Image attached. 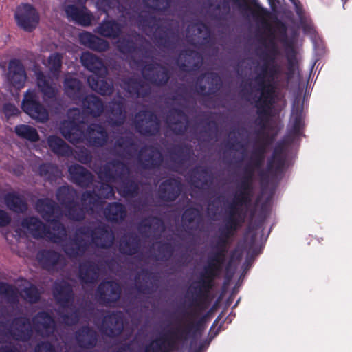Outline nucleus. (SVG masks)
I'll return each mask as SVG.
<instances>
[{
    "mask_svg": "<svg viewBox=\"0 0 352 352\" xmlns=\"http://www.w3.org/2000/svg\"><path fill=\"white\" fill-rule=\"evenodd\" d=\"M36 85L45 100H49L48 106L56 113L59 112L63 107L61 100L56 97L57 88L53 85L50 78L42 71L36 72Z\"/></svg>",
    "mask_w": 352,
    "mask_h": 352,
    "instance_id": "14",
    "label": "nucleus"
},
{
    "mask_svg": "<svg viewBox=\"0 0 352 352\" xmlns=\"http://www.w3.org/2000/svg\"><path fill=\"white\" fill-rule=\"evenodd\" d=\"M47 142L51 151L58 157H69L72 153L71 146L57 135H50Z\"/></svg>",
    "mask_w": 352,
    "mask_h": 352,
    "instance_id": "51",
    "label": "nucleus"
},
{
    "mask_svg": "<svg viewBox=\"0 0 352 352\" xmlns=\"http://www.w3.org/2000/svg\"><path fill=\"white\" fill-rule=\"evenodd\" d=\"M136 131L144 137H154L160 131V120L157 114L151 110L138 111L133 120Z\"/></svg>",
    "mask_w": 352,
    "mask_h": 352,
    "instance_id": "9",
    "label": "nucleus"
},
{
    "mask_svg": "<svg viewBox=\"0 0 352 352\" xmlns=\"http://www.w3.org/2000/svg\"><path fill=\"white\" fill-rule=\"evenodd\" d=\"M160 19L154 15L140 14L137 23L138 27L144 32H152L151 38L160 49L174 50L179 43L180 37L177 30L170 25H160Z\"/></svg>",
    "mask_w": 352,
    "mask_h": 352,
    "instance_id": "3",
    "label": "nucleus"
},
{
    "mask_svg": "<svg viewBox=\"0 0 352 352\" xmlns=\"http://www.w3.org/2000/svg\"><path fill=\"white\" fill-rule=\"evenodd\" d=\"M124 26L115 19H104L97 27L96 32L100 36L116 39L122 33Z\"/></svg>",
    "mask_w": 352,
    "mask_h": 352,
    "instance_id": "43",
    "label": "nucleus"
},
{
    "mask_svg": "<svg viewBox=\"0 0 352 352\" xmlns=\"http://www.w3.org/2000/svg\"><path fill=\"white\" fill-rule=\"evenodd\" d=\"M263 63L259 67V72L253 78V81L257 85L253 86L252 82L248 83L250 88L256 89L261 93H266L267 87H272L271 97L276 99V89L279 82V77L282 74L280 65L270 61L269 59L263 60Z\"/></svg>",
    "mask_w": 352,
    "mask_h": 352,
    "instance_id": "5",
    "label": "nucleus"
},
{
    "mask_svg": "<svg viewBox=\"0 0 352 352\" xmlns=\"http://www.w3.org/2000/svg\"><path fill=\"white\" fill-rule=\"evenodd\" d=\"M100 276V267L93 261L87 260L79 265L78 278L82 283L94 284Z\"/></svg>",
    "mask_w": 352,
    "mask_h": 352,
    "instance_id": "35",
    "label": "nucleus"
},
{
    "mask_svg": "<svg viewBox=\"0 0 352 352\" xmlns=\"http://www.w3.org/2000/svg\"><path fill=\"white\" fill-rule=\"evenodd\" d=\"M81 204L86 207L88 211H92L94 208L102 206L104 201L95 191H85L81 195Z\"/></svg>",
    "mask_w": 352,
    "mask_h": 352,
    "instance_id": "59",
    "label": "nucleus"
},
{
    "mask_svg": "<svg viewBox=\"0 0 352 352\" xmlns=\"http://www.w3.org/2000/svg\"><path fill=\"white\" fill-rule=\"evenodd\" d=\"M142 277L136 275L135 278V287L138 293L142 294H151L155 292V288L152 282L148 280H157V276L146 270H142Z\"/></svg>",
    "mask_w": 352,
    "mask_h": 352,
    "instance_id": "45",
    "label": "nucleus"
},
{
    "mask_svg": "<svg viewBox=\"0 0 352 352\" xmlns=\"http://www.w3.org/2000/svg\"><path fill=\"white\" fill-rule=\"evenodd\" d=\"M80 60L82 65L93 75L105 74L107 69L102 60L97 56L87 52L82 53Z\"/></svg>",
    "mask_w": 352,
    "mask_h": 352,
    "instance_id": "48",
    "label": "nucleus"
},
{
    "mask_svg": "<svg viewBox=\"0 0 352 352\" xmlns=\"http://www.w3.org/2000/svg\"><path fill=\"white\" fill-rule=\"evenodd\" d=\"M202 221L203 216L199 208L190 206L184 210L182 216V223L186 231H197Z\"/></svg>",
    "mask_w": 352,
    "mask_h": 352,
    "instance_id": "36",
    "label": "nucleus"
},
{
    "mask_svg": "<svg viewBox=\"0 0 352 352\" xmlns=\"http://www.w3.org/2000/svg\"><path fill=\"white\" fill-rule=\"evenodd\" d=\"M202 56L196 50L187 48L182 50L176 63L179 69L184 72L198 71L202 64Z\"/></svg>",
    "mask_w": 352,
    "mask_h": 352,
    "instance_id": "23",
    "label": "nucleus"
},
{
    "mask_svg": "<svg viewBox=\"0 0 352 352\" xmlns=\"http://www.w3.org/2000/svg\"><path fill=\"white\" fill-rule=\"evenodd\" d=\"M3 201L8 209L15 213H24L28 206L24 197L16 192H10L3 197Z\"/></svg>",
    "mask_w": 352,
    "mask_h": 352,
    "instance_id": "49",
    "label": "nucleus"
},
{
    "mask_svg": "<svg viewBox=\"0 0 352 352\" xmlns=\"http://www.w3.org/2000/svg\"><path fill=\"white\" fill-rule=\"evenodd\" d=\"M141 247V241L138 236L131 233L125 235L120 241L119 250L121 254L133 256L137 254Z\"/></svg>",
    "mask_w": 352,
    "mask_h": 352,
    "instance_id": "50",
    "label": "nucleus"
},
{
    "mask_svg": "<svg viewBox=\"0 0 352 352\" xmlns=\"http://www.w3.org/2000/svg\"><path fill=\"white\" fill-rule=\"evenodd\" d=\"M123 89L131 97L145 98L150 95L151 88L140 78L131 76L122 80Z\"/></svg>",
    "mask_w": 352,
    "mask_h": 352,
    "instance_id": "32",
    "label": "nucleus"
},
{
    "mask_svg": "<svg viewBox=\"0 0 352 352\" xmlns=\"http://www.w3.org/2000/svg\"><path fill=\"white\" fill-rule=\"evenodd\" d=\"M182 184L179 178L170 177L163 181L158 188V197L164 202L175 201L181 195Z\"/></svg>",
    "mask_w": 352,
    "mask_h": 352,
    "instance_id": "26",
    "label": "nucleus"
},
{
    "mask_svg": "<svg viewBox=\"0 0 352 352\" xmlns=\"http://www.w3.org/2000/svg\"><path fill=\"white\" fill-rule=\"evenodd\" d=\"M0 295L11 304L19 302V292L17 287L6 282H0Z\"/></svg>",
    "mask_w": 352,
    "mask_h": 352,
    "instance_id": "61",
    "label": "nucleus"
},
{
    "mask_svg": "<svg viewBox=\"0 0 352 352\" xmlns=\"http://www.w3.org/2000/svg\"><path fill=\"white\" fill-rule=\"evenodd\" d=\"M89 246L88 241L78 234H74L62 245V249L69 258H76L83 256Z\"/></svg>",
    "mask_w": 352,
    "mask_h": 352,
    "instance_id": "28",
    "label": "nucleus"
},
{
    "mask_svg": "<svg viewBox=\"0 0 352 352\" xmlns=\"http://www.w3.org/2000/svg\"><path fill=\"white\" fill-rule=\"evenodd\" d=\"M114 241V234L109 226L100 224L95 227L91 241L95 247L100 249H109L113 246Z\"/></svg>",
    "mask_w": 352,
    "mask_h": 352,
    "instance_id": "33",
    "label": "nucleus"
},
{
    "mask_svg": "<svg viewBox=\"0 0 352 352\" xmlns=\"http://www.w3.org/2000/svg\"><path fill=\"white\" fill-rule=\"evenodd\" d=\"M102 334L114 338L124 331V315L121 311H112L104 316L100 328Z\"/></svg>",
    "mask_w": 352,
    "mask_h": 352,
    "instance_id": "21",
    "label": "nucleus"
},
{
    "mask_svg": "<svg viewBox=\"0 0 352 352\" xmlns=\"http://www.w3.org/2000/svg\"><path fill=\"white\" fill-rule=\"evenodd\" d=\"M142 74L145 80L157 87L166 86L172 75L168 67L157 62L145 65Z\"/></svg>",
    "mask_w": 352,
    "mask_h": 352,
    "instance_id": "15",
    "label": "nucleus"
},
{
    "mask_svg": "<svg viewBox=\"0 0 352 352\" xmlns=\"http://www.w3.org/2000/svg\"><path fill=\"white\" fill-rule=\"evenodd\" d=\"M6 77L8 82L14 88L20 89L24 87L27 75L21 60L12 58L9 61Z\"/></svg>",
    "mask_w": 352,
    "mask_h": 352,
    "instance_id": "27",
    "label": "nucleus"
},
{
    "mask_svg": "<svg viewBox=\"0 0 352 352\" xmlns=\"http://www.w3.org/2000/svg\"><path fill=\"white\" fill-rule=\"evenodd\" d=\"M56 197L60 204L65 208L76 201L77 192L74 188L69 186H62L57 189Z\"/></svg>",
    "mask_w": 352,
    "mask_h": 352,
    "instance_id": "57",
    "label": "nucleus"
},
{
    "mask_svg": "<svg viewBox=\"0 0 352 352\" xmlns=\"http://www.w3.org/2000/svg\"><path fill=\"white\" fill-rule=\"evenodd\" d=\"M85 140L91 147L101 148L107 144L109 139L106 128L101 124L91 123L85 131Z\"/></svg>",
    "mask_w": 352,
    "mask_h": 352,
    "instance_id": "25",
    "label": "nucleus"
},
{
    "mask_svg": "<svg viewBox=\"0 0 352 352\" xmlns=\"http://www.w3.org/2000/svg\"><path fill=\"white\" fill-rule=\"evenodd\" d=\"M14 16L17 25L28 32H33L40 21L38 12L29 3H21L17 6Z\"/></svg>",
    "mask_w": 352,
    "mask_h": 352,
    "instance_id": "12",
    "label": "nucleus"
},
{
    "mask_svg": "<svg viewBox=\"0 0 352 352\" xmlns=\"http://www.w3.org/2000/svg\"><path fill=\"white\" fill-rule=\"evenodd\" d=\"M35 208L43 219L52 226L54 231L66 236V228L60 221V208L54 200L49 198L38 199L36 202Z\"/></svg>",
    "mask_w": 352,
    "mask_h": 352,
    "instance_id": "8",
    "label": "nucleus"
},
{
    "mask_svg": "<svg viewBox=\"0 0 352 352\" xmlns=\"http://www.w3.org/2000/svg\"><path fill=\"white\" fill-rule=\"evenodd\" d=\"M267 137L265 140L253 151L250 162H248V164L259 169L262 166L265 160L266 148L268 144L267 141Z\"/></svg>",
    "mask_w": 352,
    "mask_h": 352,
    "instance_id": "64",
    "label": "nucleus"
},
{
    "mask_svg": "<svg viewBox=\"0 0 352 352\" xmlns=\"http://www.w3.org/2000/svg\"><path fill=\"white\" fill-rule=\"evenodd\" d=\"M38 172L40 177L48 182L56 181L60 175L58 166L49 162L40 164Z\"/></svg>",
    "mask_w": 352,
    "mask_h": 352,
    "instance_id": "58",
    "label": "nucleus"
},
{
    "mask_svg": "<svg viewBox=\"0 0 352 352\" xmlns=\"http://www.w3.org/2000/svg\"><path fill=\"white\" fill-rule=\"evenodd\" d=\"M186 313L187 318L190 320L188 323L183 326H178L175 329L169 331L167 333L161 336L155 340H160V343H162V346L167 347L168 342H172L173 349L168 352L177 349L178 342L187 341L189 338H195L197 336L200 335L202 331V327L204 322V317L201 318L197 321H192V318Z\"/></svg>",
    "mask_w": 352,
    "mask_h": 352,
    "instance_id": "6",
    "label": "nucleus"
},
{
    "mask_svg": "<svg viewBox=\"0 0 352 352\" xmlns=\"http://www.w3.org/2000/svg\"><path fill=\"white\" fill-rule=\"evenodd\" d=\"M14 132L19 138L34 142L39 140L37 130L27 124H19L15 126Z\"/></svg>",
    "mask_w": 352,
    "mask_h": 352,
    "instance_id": "62",
    "label": "nucleus"
},
{
    "mask_svg": "<svg viewBox=\"0 0 352 352\" xmlns=\"http://www.w3.org/2000/svg\"><path fill=\"white\" fill-rule=\"evenodd\" d=\"M91 88L103 96H109L113 93V85L105 80L104 74L91 75L88 78Z\"/></svg>",
    "mask_w": 352,
    "mask_h": 352,
    "instance_id": "53",
    "label": "nucleus"
},
{
    "mask_svg": "<svg viewBox=\"0 0 352 352\" xmlns=\"http://www.w3.org/2000/svg\"><path fill=\"white\" fill-rule=\"evenodd\" d=\"M120 185L118 190L119 194L124 198H135L140 192V184L135 180L126 177L120 181Z\"/></svg>",
    "mask_w": 352,
    "mask_h": 352,
    "instance_id": "55",
    "label": "nucleus"
},
{
    "mask_svg": "<svg viewBox=\"0 0 352 352\" xmlns=\"http://www.w3.org/2000/svg\"><path fill=\"white\" fill-rule=\"evenodd\" d=\"M269 88L266 93H261L258 97L253 98V102L255 104L256 112L258 115L256 124L260 126L262 129H264L266 126L272 106L275 103L276 100L271 97L272 90V87Z\"/></svg>",
    "mask_w": 352,
    "mask_h": 352,
    "instance_id": "22",
    "label": "nucleus"
},
{
    "mask_svg": "<svg viewBox=\"0 0 352 352\" xmlns=\"http://www.w3.org/2000/svg\"><path fill=\"white\" fill-rule=\"evenodd\" d=\"M292 133L294 135H298L303 127V102L299 98H295L292 109Z\"/></svg>",
    "mask_w": 352,
    "mask_h": 352,
    "instance_id": "52",
    "label": "nucleus"
},
{
    "mask_svg": "<svg viewBox=\"0 0 352 352\" xmlns=\"http://www.w3.org/2000/svg\"><path fill=\"white\" fill-rule=\"evenodd\" d=\"M70 181L76 186L87 188L94 179V175L85 167L78 164H72L68 167Z\"/></svg>",
    "mask_w": 352,
    "mask_h": 352,
    "instance_id": "30",
    "label": "nucleus"
},
{
    "mask_svg": "<svg viewBox=\"0 0 352 352\" xmlns=\"http://www.w3.org/2000/svg\"><path fill=\"white\" fill-rule=\"evenodd\" d=\"M53 296L61 308H69L71 311L70 314L62 311H58L63 323L67 326L77 324L81 316L80 309L72 305L74 294L71 285L67 281L55 283L53 287Z\"/></svg>",
    "mask_w": 352,
    "mask_h": 352,
    "instance_id": "4",
    "label": "nucleus"
},
{
    "mask_svg": "<svg viewBox=\"0 0 352 352\" xmlns=\"http://www.w3.org/2000/svg\"><path fill=\"white\" fill-rule=\"evenodd\" d=\"M25 316L15 317L8 329L9 334L16 341L28 342L32 335L33 329L43 338H48L54 334L56 329V321L48 311H38L32 319Z\"/></svg>",
    "mask_w": 352,
    "mask_h": 352,
    "instance_id": "2",
    "label": "nucleus"
},
{
    "mask_svg": "<svg viewBox=\"0 0 352 352\" xmlns=\"http://www.w3.org/2000/svg\"><path fill=\"white\" fill-rule=\"evenodd\" d=\"M109 111L111 116L110 123L114 126H122L126 118V105L120 99L113 100L109 104Z\"/></svg>",
    "mask_w": 352,
    "mask_h": 352,
    "instance_id": "46",
    "label": "nucleus"
},
{
    "mask_svg": "<svg viewBox=\"0 0 352 352\" xmlns=\"http://www.w3.org/2000/svg\"><path fill=\"white\" fill-rule=\"evenodd\" d=\"M222 87V78L214 72L201 74L197 78V93L203 96L216 95Z\"/></svg>",
    "mask_w": 352,
    "mask_h": 352,
    "instance_id": "17",
    "label": "nucleus"
},
{
    "mask_svg": "<svg viewBox=\"0 0 352 352\" xmlns=\"http://www.w3.org/2000/svg\"><path fill=\"white\" fill-rule=\"evenodd\" d=\"M130 171L126 163L118 159H113L102 166L98 175L102 181L116 183L129 176Z\"/></svg>",
    "mask_w": 352,
    "mask_h": 352,
    "instance_id": "13",
    "label": "nucleus"
},
{
    "mask_svg": "<svg viewBox=\"0 0 352 352\" xmlns=\"http://www.w3.org/2000/svg\"><path fill=\"white\" fill-rule=\"evenodd\" d=\"M78 346L82 349H94L98 341V333L94 327L87 324L78 328L74 334Z\"/></svg>",
    "mask_w": 352,
    "mask_h": 352,
    "instance_id": "31",
    "label": "nucleus"
},
{
    "mask_svg": "<svg viewBox=\"0 0 352 352\" xmlns=\"http://www.w3.org/2000/svg\"><path fill=\"white\" fill-rule=\"evenodd\" d=\"M117 49L121 54L131 59L143 50L142 45H138L129 35L122 36L118 40Z\"/></svg>",
    "mask_w": 352,
    "mask_h": 352,
    "instance_id": "47",
    "label": "nucleus"
},
{
    "mask_svg": "<svg viewBox=\"0 0 352 352\" xmlns=\"http://www.w3.org/2000/svg\"><path fill=\"white\" fill-rule=\"evenodd\" d=\"M21 109L32 119L45 123L49 120V113L41 102L40 98L34 89H28L21 102Z\"/></svg>",
    "mask_w": 352,
    "mask_h": 352,
    "instance_id": "11",
    "label": "nucleus"
},
{
    "mask_svg": "<svg viewBox=\"0 0 352 352\" xmlns=\"http://www.w3.org/2000/svg\"><path fill=\"white\" fill-rule=\"evenodd\" d=\"M166 122L171 132L178 136L186 134L189 126L190 120L183 109L174 107L168 112Z\"/></svg>",
    "mask_w": 352,
    "mask_h": 352,
    "instance_id": "20",
    "label": "nucleus"
},
{
    "mask_svg": "<svg viewBox=\"0 0 352 352\" xmlns=\"http://www.w3.org/2000/svg\"><path fill=\"white\" fill-rule=\"evenodd\" d=\"M80 43L85 47L94 51L103 52L109 48V43L89 32H83L79 35Z\"/></svg>",
    "mask_w": 352,
    "mask_h": 352,
    "instance_id": "41",
    "label": "nucleus"
},
{
    "mask_svg": "<svg viewBox=\"0 0 352 352\" xmlns=\"http://www.w3.org/2000/svg\"><path fill=\"white\" fill-rule=\"evenodd\" d=\"M66 216L72 221H82L85 219L87 210L86 207L80 206L77 201L68 205L65 208Z\"/></svg>",
    "mask_w": 352,
    "mask_h": 352,
    "instance_id": "60",
    "label": "nucleus"
},
{
    "mask_svg": "<svg viewBox=\"0 0 352 352\" xmlns=\"http://www.w3.org/2000/svg\"><path fill=\"white\" fill-rule=\"evenodd\" d=\"M41 267L49 271H54L58 264L65 261L64 257L53 250H42L37 254Z\"/></svg>",
    "mask_w": 352,
    "mask_h": 352,
    "instance_id": "38",
    "label": "nucleus"
},
{
    "mask_svg": "<svg viewBox=\"0 0 352 352\" xmlns=\"http://www.w3.org/2000/svg\"><path fill=\"white\" fill-rule=\"evenodd\" d=\"M135 145L131 136H119L114 142L115 154L122 158L130 155V149Z\"/></svg>",
    "mask_w": 352,
    "mask_h": 352,
    "instance_id": "56",
    "label": "nucleus"
},
{
    "mask_svg": "<svg viewBox=\"0 0 352 352\" xmlns=\"http://www.w3.org/2000/svg\"><path fill=\"white\" fill-rule=\"evenodd\" d=\"M170 158L177 167L183 166L190 160L193 154L192 146L189 144H176L169 148Z\"/></svg>",
    "mask_w": 352,
    "mask_h": 352,
    "instance_id": "39",
    "label": "nucleus"
},
{
    "mask_svg": "<svg viewBox=\"0 0 352 352\" xmlns=\"http://www.w3.org/2000/svg\"><path fill=\"white\" fill-rule=\"evenodd\" d=\"M61 135L72 144L81 143L85 140V131L74 121L65 122L60 127Z\"/></svg>",
    "mask_w": 352,
    "mask_h": 352,
    "instance_id": "40",
    "label": "nucleus"
},
{
    "mask_svg": "<svg viewBox=\"0 0 352 352\" xmlns=\"http://www.w3.org/2000/svg\"><path fill=\"white\" fill-rule=\"evenodd\" d=\"M232 1L236 6L238 10L243 14L250 12L252 16L259 21L263 28L267 31V38L261 40V43L266 51L259 54L262 60L269 59L274 62L279 54V50L276 41V36L271 24L267 20L270 16V12L266 8L256 3L252 8L247 0H206V6L209 15L215 20H223L230 12V2Z\"/></svg>",
    "mask_w": 352,
    "mask_h": 352,
    "instance_id": "1",
    "label": "nucleus"
},
{
    "mask_svg": "<svg viewBox=\"0 0 352 352\" xmlns=\"http://www.w3.org/2000/svg\"><path fill=\"white\" fill-rule=\"evenodd\" d=\"M165 231L163 220L156 216H149L143 219L138 225V232L144 237H153L159 239Z\"/></svg>",
    "mask_w": 352,
    "mask_h": 352,
    "instance_id": "24",
    "label": "nucleus"
},
{
    "mask_svg": "<svg viewBox=\"0 0 352 352\" xmlns=\"http://www.w3.org/2000/svg\"><path fill=\"white\" fill-rule=\"evenodd\" d=\"M138 164L145 170H158L164 162V157L160 150L153 145L142 147L138 154Z\"/></svg>",
    "mask_w": 352,
    "mask_h": 352,
    "instance_id": "16",
    "label": "nucleus"
},
{
    "mask_svg": "<svg viewBox=\"0 0 352 352\" xmlns=\"http://www.w3.org/2000/svg\"><path fill=\"white\" fill-rule=\"evenodd\" d=\"M215 278H208V275L201 274V280L199 281V285L193 287V294L195 297L193 299V305L195 309L189 311L188 315L195 318L199 315V311L205 308V300L208 297L210 290L213 286Z\"/></svg>",
    "mask_w": 352,
    "mask_h": 352,
    "instance_id": "18",
    "label": "nucleus"
},
{
    "mask_svg": "<svg viewBox=\"0 0 352 352\" xmlns=\"http://www.w3.org/2000/svg\"><path fill=\"white\" fill-rule=\"evenodd\" d=\"M243 223V219L239 218H226L224 226L219 229V236L218 238L230 241V239L236 234Z\"/></svg>",
    "mask_w": 352,
    "mask_h": 352,
    "instance_id": "54",
    "label": "nucleus"
},
{
    "mask_svg": "<svg viewBox=\"0 0 352 352\" xmlns=\"http://www.w3.org/2000/svg\"><path fill=\"white\" fill-rule=\"evenodd\" d=\"M104 216L107 221L121 223L127 215L126 206L120 202L109 203L104 209Z\"/></svg>",
    "mask_w": 352,
    "mask_h": 352,
    "instance_id": "44",
    "label": "nucleus"
},
{
    "mask_svg": "<svg viewBox=\"0 0 352 352\" xmlns=\"http://www.w3.org/2000/svg\"><path fill=\"white\" fill-rule=\"evenodd\" d=\"M21 226L27 229L36 239H45L50 242L58 243L65 236L59 234V232H52L49 226L43 223L38 217L34 216L24 218L21 221Z\"/></svg>",
    "mask_w": 352,
    "mask_h": 352,
    "instance_id": "10",
    "label": "nucleus"
},
{
    "mask_svg": "<svg viewBox=\"0 0 352 352\" xmlns=\"http://www.w3.org/2000/svg\"><path fill=\"white\" fill-rule=\"evenodd\" d=\"M65 94L75 103H80V100L85 96V89L82 82L72 76L66 77L63 81Z\"/></svg>",
    "mask_w": 352,
    "mask_h": 352,
    "instance_id": "37",
    "label": "nucleus"
},
{
    "mask_svg": "<svg viewBox=\"0 0 352 352\" xmlns=\"http://www.w3.org/2000/svg\"><path fill=\"white\" fill-rule=\"evenodd\" d=\"M64 10L67 17L78 25L83 27L91 25L94 16L86 6L69 4L65 7Z\"/></svg>",
    "mask_w": 352,
    "mask_h": 352,
    "instance_id": "29",
    "label": "nucleus"
},
{
    "mask_svg": "<svg viewBox=\"0 0 352 352\" xmlns=\"http://www.w3.org/2000/svg\"><path fill=\"white\" fill-rule=\"evenodd\" d=\"M192 184L198 189H207L213 182V174L206 166H196L191 170Z\"/></svg>",
    "mask_w": 352,
    "mask_h": 352,
    "instance_id": "34",
    "label": "nucleus"
},
{
    "mask_svg": "<svg viewBox=\"0 0 352 352\" xmlns=\"http://www.w3.org/2000/svg\"><path fill=\"white\" fill-rule=\"evenodd\" d=\"M122 288L119 283L113 280H102L98 286L96 296L98 301L105 305L111 306L119 300Z\"/></svg>",
    "mask_w": 352,
    "mask_h": 352,
    "instance_id": "19",
    "label": "nucleus"
},
{
    "mask_svg": "<svg viewBox=\"0 0 352 352\" xmlns=\"http://www.w3.org/2000/svg\"><path fill=\"white\" fill-rule=\"evenodd\" d=\"M81 102L83 111L85 114L93 117L100 116L104 111V103L101 98L96 95H85Z\"/></svg>",
    "mask_w": 352,
    "mask_h": 352,
    "instance_id": "42",
    "label": "nucleus"
},
{
    "mask_svg": "<svg viewBox=\"0 0 352 352\" xmlns=\"http://www.w3.org/2000/svg\"><path fill=\"white\" fill-rule=\"evenodd\" d=\"M292 142V137L285 136L276 144L271 157L267 160L266 170H261L258 173L262 182L268 181L270 175L274 176L283 171L286 162L285 146Z\"/></svg>",
    "mask_w": 352,
    "mask_h": 352,
    "instance_id": "7",
    "label": "nucleus"
},
{
    "mask_svg": "<svg viewBox=\"0 0 352 352\" xmlns=\"http://www.w3.org/2000/svg\"><path fill=\"white\" fill-rule=\"evenodd\" d=\"M259 168L247 163L243 169V175L239 184L240 188L245 190H253V181L254 173Z\"/></svg>",
    "mask_w": 352,
    "mask_h": 352,
    "instance_id": "63",
    "label": "nucleus"
}]
</instances>
